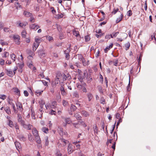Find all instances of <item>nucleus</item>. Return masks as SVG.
Wrapping results in <instances>:
<instances>
[{"instance_id": "nucleus-3", "label": "nucleus", "mask_w": 156, "mask_h": 156, "mask_svg": "<svg viewBox=\"0 0 156 156\" xmlns=\"http://www.w3.org/2000/svg\"><path fill=\"white\" fill-rule=\"evenodd\" d=\"M70 48H67V50L64 51L65 54L66 55L65 58L67 59H68L70 58V55L69 54V53L70 52Z\"/></svg>"}, {"instance_id": "nucleus-59", "label": "nucleus", "mask_w": 156, "mask_h": 156, "mask_svg": "<svg viewBox=\"0 0 156 156\" xmlns=\"http://www.w3.org/2000/svg\"><path fill=\"white\" fill-rule=\"evenodd\" d=\"M101 103L104 104L105 103V100L103 98H101L100 99Z\"/></svg>"}, {"instance_id": "nucleus-55", "label": "nucleus", "mask_w": 156, "mask_h": 156, "mask_svg": "<svg viewBox=\"0 0 156 156\" xmlns=\"http://www.w3.org/2000/svg\"><path fill=\"white\" fill-rule=\"evenodd\" d=\"M56 156H62V154L61 153L60 151L59 150L57 151L56 154Z\"/></svg>"}, {"instance_id": "nucleus-18", "label": "nucleus", "mask_w": 156, "mask_h": 156, "mask_svg": "<svg viewBox=\"0 0 156 156\" xmlns=\"http://www.w3.org/2000/svg\"><path fill=\"white\" fill-rule=\"evenodd\" d=\"M27 52L29 55V57H32V56L34 55V53L30 50H27Z\"/></svg>"}, {"instance_id": "nucleus-44", "label": "nucleus", "mask_w": 156, "mask_h": 156, "mask_svg": "<svg viewBox=\"0 0 156 156\" xmlns=\"http://www.w3.org/2000/svg\"><path fill=\"white\" fill-rule=\"evenodd\" d=\"M14 127L16 129V132L17 133L19 132V128L18 125L17 124H15Z\"/></svg>"}, {"instance_id": "nucleus-14", "label": "nucleus", "mask_w": 156, "mask_h": 156, "mask_svg": "<svg viewBox=\"0 0 156 156\" xmlns=\"http://www.w3.org/2000/svg\"><path fill=\"white\" fill-rule=\"evenodd\" d=\"M76 87L79 90H81L83 88V83H78L76 84Z\"/></svg>"}, {"instance_id": "nucleus-21", "label": "nucleus", "mask_w": 156, "mask_h": 156, "mask_svg": "<svg viewBox=\"0 0 156 156\" xmlns=\"http://www.w3.org/2000/svg\"><path fill=\"white\" fill-rule=\"evenodd\" d=\"M13 90H14V92L18 96L20 95V91L17 88H13Z\"/></svg>"}, {"instance_id": "nucleus-41", "label": "nucleus", "mask_w": 156, "mask_h": 156, "mask_svg": "<svg viewBox=\"0 0 156 156\" xmlns=\"http://www.w3.org/2000/svg\"><path fill=\"white\" fill-rule=\"evenodd\" d=\"M43 90H37L36 91L35 93L37 94V96L38 95H40L43 92Z\"/></svg>"}, {"instance_id": "nucleus-47", "label": "nucleus", "mask_w": 156, "mask_h": 156, "mask_svg": "<svg viewBox=\"0 0 156 156\" xmlns=\"http://www.w3.org/2000/svg\"><path fill=\"white\" fill-rule=\"evenodd\" d=\"M60 82L61 81L59 79H58L56 77L55 80V84H58L60 83Z\"/></svg>"}, {"instance_id": "nucleus-11", "label": "nucleus", "mask_w": 156, "mask_h": 156, "mask_svg": "<svg viewBox=\"0 0 156 156\" xmlns=\"http://www.w3.org/2000/svg\"><path fill=\"white\" fill-rule=\"evenodd\" d=\"M62 74V81H64V80H66L67 79H69L70 76H69L68 74H67V75H66L65 74Z\"/></svg>"}, {"instance_id": "nucleus-22", "label": "nucleus", "mask_w": 156, "mask_h": 156, "mask_svg": "<svg viewBox=\"0 0 156 156\" xmlns=\"http://www.w3.org/2000/svg\"><path fill=\"white\" fill-rule=\"evenodd\" d=\"M73 35L76 37H78V36H80L79 32L78 31H76L74 30H73Z\"/></svg>"}, {"instance_id": "nucleus-8", "label": "nucleus", "mask_w": 156, "mask_h": 156, "mask_svg": "<svg viewBox=\"0 0 156 156\" xmlns=\"http://www.w3.org/2000/svg\"><path fill=\"white\" fill-rule=\"evenodd\" d=\"M18 121L20 123L21 125L23 124L25 122L22 120V117L20 114H18Z\"/></svg>"}, {"instance_id": "nucleus-45", "label": "nucleus", "mask_w": 156, "mask_h": 156, "mask_svg": "<svg viewBox=\"0 0 156 156\" xmlns=\"http://www.w3.org/2000/svg\"><path fill=\"white\" fill-rule=\"evenodd\" d=\"M118 62V59H116L113 61V63L114 65L116 66L117 65Z\"/></svg>"}, {"instance_id": "nucleus-40", "label": "nucleus", "mask_w": 156, "mask_h": 156, "mask_svg": "<svg viewBox=\"0 0 156 156\" xmlns=\"http://www.w3.org/2000/svg\"><path fill=\"white\" fill-rule=\"evenodd\" d=\"M79 123H80V124L83 126L84 127H86L87 125L82 120H80L79 121Z\"/></svg>"}, {"instance_id": "nucleus-17", "label": "nucleus", "mask_w": 156, "mask_h": 156, "mask_svg": "<svg viewBox=\"0 0 156 156\" xmlns=\"http://www.w3.org/2000/svg\"><path fill=\"white\" fill-rule=\"evenodd\" d=\"M56 78L61 81H62V74L60 73H58L56 76Z\"/></svg>"}, {"instance_id": "nucleus-42", "label": "nucleus", "mask_w": 156, "mask_h": 156, "mask_svg": "<svg viewBox=\"0 0 156 156\" xmlns=\"http://www.w3.org/2000/svg\"><path fill=\"white\" fill-rule=\"evenodd\" d=\"M26 31L25 30H23L21 33L22 36V37L23 38H24L26 37Z\"/></svg>"}, {"instance_id": "nucleus-2", "label": "nucleus", "mask_w": 156, "mask_h": 156, "mask_svg": "<svg viewBox=\"0 0 156 156\" xmlns=\"http://www.w3.org/2000/svg\"><path fill=\"white\" fill-rule=\"evenodd\" d=\"M21 125L23 126L24 128L27 130L30 129L33 126L32 125L30 124H26L25 122L23 124H21Z\"/></svg>"}, {"instance_id": "nucleus-26", "label": "nucleus", "mask_w": 156, "mask_h": 156, "mask_svg": "<svg viewBox=\"0 0 156 156\" xmlns=\"http://www.w3.org/2000/svg\"><path fill=\"white\" fill-rule=\"evenodd\" d=\"M0 43L2 46L6 45L8 44V43L6 41H5L4 40H0Z\"/></svg>"}, {"instance_id": "nucleus-9", "label": "nucleus", "mask_w": 156, "mask_h": 156, "mask_svg": "<svg viewBox=\"0 0 156 156\" xmlns=\"http://www.w3.org/2000/svg\"><path fill=\"white\" fill-rule=\"evenodd\" d=\"M15 6L16 7V9H18V8H22L21 5H20L19 2H15L14 3ZM18 11L17 10L16 12L15 13V14H16L17 13Z\"/></svg>"}, {"instance_id": "nucleus-25", "label": "nucleus", "mask_w": 156, "mask_h": 156, "mask_svg": "<svg viewBox=\"0 0 156 156\" xmlns=\"http://www.w3.org/2000/svg\"><path fill=\"white\" fill-rule=\"evenodd\" d=\"M19 139L21 141H24L26 140V138L23 135H20L18 136Z\"/></svg>"}, {"instance_id": "nucleus-57", "label": "nucleus", "mask_w": 156, "mask_h": 156, "mask_svg": "<svg viewBox=\"0 0 156 156\" xmlns=\"http://www.w3.org/2000/svg\"><path fill=\"white\" fill-rule=\"evenodd\" d=\"M105 38L106 39H110L111 38H114V37H112L110 34L106 35L105 36Z\"/></svg>"}, {"instance_id": "nucleus-7", "label": "nucleus", "mask_w": 156, "mask_h": 156, "mask_svg": "<svg viewBox=\"0 0 156 156\" xmlns=\"http://www.w3.org/2000/svg\"><path fill=\"white\" fill-rule=\"evenodd\" d=\"M84 58L81 54L77 55L75 58V59H78L80 62H81Z\"/></svg>"}, {"instance_id": "nucleus-36", "label": "nucleus", "mask_w": 156, "mask_h": 156, "mask_svg": "<svg viewBox=\"0 0 156 156\" xmlns=\"http://www.w3.org/2000/svg\"><path fill=\"white\" fill-rule=\"evenodd\" d=\"M74 116L76 118L77 120H80L81 118L80 115L77 113L75 114L74 115Z\"/></svg>"}, {"instance_id": "nucleus-13", "label": "nucleus", "mask_w": 156, "mask_h": 156, "mask_svg": "<svg viewBox=\"0 0 156 156\" xmlns=\"http://www.w3.org/2000/svg\"><path fill=\"white\" fill-rule=\"evenodd\" d=\"M5 70L8 76L10 77H12L13 76V73L12 71L8 69H6Z\"/></svg>"}, {"instance_id": "nucleus-52", "label": "nucleus", "mask_w": 156, "mask_h": 156, "mask_svg": "<svg viewBox=\"0 0 156 156\" xmlns=\"http://www.w3.org/2000/svg\"><path fill=\"white\" fill-rule=\"evenodd\" d=\"M82 62L83 65V66H85L88 65V63H87L86 62L84 58H83V59L82 60V62Z\"/></svg>"}, {"instance_id": "nucleus-1", "label": "nucleus", "mask_w": 156, "mask_h": 156, "mask_svg": "<svg viewBox=\"0 0 156 156\" xmlns=\"http://www.w3.org/2000/svg\"><path fill=\"white\" fill-rule=\"evenodd\" d=\"M40 40H35V41L32 47V50L33 51H34L36 50L39 45L41 41V40L40 41Z\"/></svg>"}, {"instance_id": "nucleus-12", "label": "nucleus", "mask_w": 156, "mask_h": 156, "mask_svg": "<svg viewBox=\"0 0 156 156\" xmlns=\"http://www.w3.org/2000/svg\"><path fill=\"white\" fill-rule=\"evenodd\" d=\"M32 132L34 136L39 135L38 133V131L35 128H34L32 129Z\"/></svg>"}, {"instance_id": "nucleus-48", "label": "nucleus", "mask_w": 156, "mask_h": 156, "mask_svg": "<svg viewBox=\"0 0 156 156\" xmlns=\"http://www.w3.org/2000/svg\"><path fill=\"white\" fill-rule=\"evenodd\" d=\"M4 30L5 32H9V33L11 31L10 29L8 27H5L4 29Z\"/></svg>"}, {"instance_id": "nucleus-49", "label": "nucleus", "mask_w": 156, "mask_h": 156, "mask_svg": "<svg viewBox=\"0 0 156 156\" xmlns=\"http://www.w3.org/2000/svg\"><path fill=\"white\" fill-rule=\"evenodd\" d=\"M9 55V53L7 52H5L3 53V55L2 56L3 57L7 58L8 57Z\"/></svg>"}, {"instance_id": "nucleus-20", "label": "nucleus", "mask_w": 156, "mask_h": 156, "mask_svg": "<svg viewBox=\"0 0 156 156\" xmlns=\"http://www.w3.org/2000/svg\"><path fill=\"white\" fill-rule=\"evenodd\" d=\"M34 137L36 142L38 144H40L41 142V140L39 135Z\"/></svg>"}, {"instance_id": "nucleus-32", "label": "nucleus", "mask_w": 156, "mask_h": 156, "mask_svg": "<svg viewBox=\"0 0 156 156\" xmlns=\"http://www.w3.org/2000/svg\"><path fill=\"white\" fill-rule=\"evenodd\" d=\"M76 109V107L74 105L71 104L70 106V110L73 112L75 111Z\"/></svg>"}, {"instance_id": "nucleus-43", "label": "nucleus", "mask_w": 156, "mask_h": 156, "mask_svg": "<svg viewBox=\"0 0 156 156\" xmlns=\"http://www.w3.org/2000/svg\"><path fill=\"white\" fill-rule=\"evenodd\" d=\"M73 143L75 145H76V147L79 149L80 148V145L79 144H78V142H73Z\"/></svg>"}, {"instance_id": "nucleus-24", "label": "nucleus", "mask_w": 156, "mask_h": 156, "mask_svg": "<svg viewBox=\"0 0 156 156\" xmlns=\"http://www.w3.org/2000/svg\"><path fill=\"white\" fill-rule=\"evenodd\" d=\"M123 15L122 14H121L120 17H119V18H118L116 21V23H118L119 22L121 21L122 20V18L123 17Z\"/></svg>"}, {"instance_id": "nucleus-38", "label": "nucleus", "mask_w": 156, "mask_h": 156, "mask_svg": "<svg viewBox=\"0 0 156 156\" xmlns=\"http://www.w3.org/2000/svg\"><path fill=\"white\" fill-rule=\"evenodd\" d=\"M10 57L11 58L13 61L14 62L15 61L16 58V55L14 54H12L10 55Z\"/></svg>"}, {"instance_id": "nucleus-30", "label": "nucleus", "mask_w": 156, "mask_h": 156, "mask_svg": "<svg viewBox=\"0 0 156 156\" xmlns=\"http://www.w3.org/2000/svg\"><path fill=\"white\" fill-rule=\"evenodd\" d=\"M87 97L88 99V100L90 101L93 98V95L90 93H88L87 95Z\"/></svg>"}, {"instance_id": "nucleus-63", "label": "nucleus", "mask_w": 156, "mask_h": 156, "mask_svg": "<svg viewBox=\"0 0 156 156\" xmlns=\"http://www.w3.org/2000/svg\"><path fill=\"white\" fill-rule=\"evenodd\" d=\"M6 96L5 95H0V98L3 99V100H5L6 98Z\"/></svg>"}, {"instance_id": "nucleus-27", "label": "nucleus", "mask_w": 156, "mask_h": 156, "mask_svg": "<svg viewBox=\"0 0 156 156\" xmlns=\"http://www.w3.org/2000/svg\"><path fill=\"white\" fill-rule=\"evenodd\" d=\"M86 84L85 83L83 82V88L81 90L84 92H87V90L86 89Z\"/></svg>"}, {"instance_id": "nucleus-51", "label": "nucleus", "mask_w": 156, "mask_h": 156, "mask_svg": "<svg viewBox=\"0 0 156 156\" xmlns=\"http://www.w3.org/2000/svg\"><path fill=\"white\" fill-rule=\"evenodd\" d=\"M28 138L30 141H33V136L31 134L28 135Z\"/></svg>"}, {"instance_id": "nucleus-46", "label": "nucleus", "mask_w": 156, "mask_h": 156, "mask_svg": "<svg viewBox=\"0 0 156 156\" xmlns=\"http://www.w3.org/2000/svg\"><path fill=\"white\" fill-rule=\"evenodd\" d=\"M27 24V23H19V26L21 27H23V26H26Z\"/></svg>"}, {"instance_id": "nucleus-34", "label": "nucleus", "mask_w": 156, "mask_h": 156, "mask_svg": "<svg viewBox=\"0 0 156 156\" xmlns=\"http://www.w3.org/2000/svg\"><path fill=\"white\" fill-rule=\"evenodd\" d=\"M5 111L8 114H11V112L10 110L9 107H6L5 109Z\"/></svg>"}, {"instance_id": "nucleus-56", "label": "nucleus", "mask_w": 156, "mask_h": 156, "mask_svg": "<svg viewBox=\"0 0 156 156\" xmlns=\"http://www.w3.org/2000/svg\"><path fill=\"white\" fill-rule=\"evenodd\" d=\"M94 130V133H97L98 132V127L96 125H95L93 127Z\"/></svg>"}, {"instance_id": "nucleus-19", "label": "nucleus", "mask_w": 156, "mask_h": 156, "mask_svg": "<svg viewBox=\"0 0 156 156\" xmlns=\"http://www.w3.org/2000/svg\"><path fill=\"white\" fill-rule=\"evenodd\" d=\"M15 146L17 149L18 150L20 149L21 147V146L20 144L18 142L16 141L15 142Z\"/></svg>"}, {"instance_id": "nucleus-37", "label": "nucleus", "mask_w": 156, "mask_h": 156, "mask_svg": "<svg viewBox=\"0 0 156 156\" xmlns=\"http://www.w3.org/2000/svg\"><path fill=\"white\" fill-rule=\"evenodd\" d=\"M7 101L8 103L10 105H12V104H14L12 102L13 100L11 98H10L9 97L7 98Z\"/></svg>"}, {"instance_id": "nucleus-35", "label": "nucleus", "mask_w": 156, "mask_h": 156, "mask_svg": "<svg viewBox=\"0 0 156 156\" xmlns=\"http://www.w3.org/2000/svg\"><path fill=\"white\" fill-rule=\"evenodd\" d=\"M73 96L76 98H79V95L77 91H75L73 92Z\"/></svg>"}, {"instance_id": "nucleus-62", "label": "nucleus", "mask_w": 156, "mask_h": 156, "mask_svg": "<svg viewBox=\"0 0 156 156\" xmlns=\"http://www.w3.org/2000/svg\"><path fill=\"white\" fill-rule=\"evenodd\" d=\"M62 94L63 96H65L66 95V93L65 89L61 91Z\"/></svg>"}, {"instance_id": "nucleus-50", "label": "nucleus", "mask_w": 156, "mask_h": 156, "mask_svg": "<svg viewBox=\"0 0 156 156\" xmlns=\"http://www.w3.org/2000/svg\"><path fill=\"white\" fill-rule=\"evenodd\" d=\"M119 34L118 32H113L112 34H111V36H112V37H114V38H115V37L116 36L118 35V34Z\"/></svg>"}, {"instance_id": "nucleus-60", "label": "nucleus", "mask_w": 156, "mask_h": 156, "mask_svg": "<svg viewBox=\"0 0 156 156\" xmlns=\"http://www.w3.org/2000/svg\"><path fill=\"white\" fill-rule=\"evenodd\" d=\"M63 143H67L69 142V141L66 140H65L64 139H62L60 140Z\"/></svg>"}, {"instance_id": "nucleus-33", "label": "nucleus", "mask_w": 156, "mask_h": 156, "mask_svg": "<svg viewBox=\"0 0 156 156\" xmlns=\"http://www.w3.org/2000/svg\"><path fill=\"white\" fill-rule=\"evenodd\" d=\"M82 114L85 117L88 116L89 115V114L88 113L85 111H82Z\"/></svg>"}, {"instance_id": "nucleus-28", "label": "nucleus", "mask_w": 156, "mask_h": 156, "mask_svg": "<svg viewBox=\"0 0 156 156\" xmlns=\"http://www.w3.org/2000/svg\"><path fill=\"white\" fill-rule=\"evenodd\" d=\"M8 121V125L11 127H13L14 126V124L13 122L10 119H9Z\"/></svg>"}, {"instance_id": "nucleus-16", "label": "nucleus", "mask_w": 156, "mask_h": 156, "mask_svg": "<svg viewBox=\"0 0 156 156\" xmlns=\"http://www.w3.org/2000/svg\"><path fill=\"white\" fill-rule=\"evenodd\" d=\"M113 45V44L111 43L109 46H107V47L105 49V53H106L108 50H109L110 48H111L112 47Z\"/></svg>"}, {"instance_id": "nucleus-64", "label": "nucleus", "mask_w": 156, "mask_h": 156, "mask_svg": "<svg viewBox=\"0 0 156 156\" xmlns=\"http://www.w3.org/2000/svg\"><path fill=\"white\" fill-rule=\"evenodd\" d=\"M132 14V12L131 10H129L127 12V15L129 16H131Z\"/></svg>"}, {"instance_id": "nucleus-39", "label": "nucleus", "mask_w": 156, "mask_h": 156, "mask_svg": "<svg viewBox=\"0 0 156 156\" xmlns=\"http://www.w3.org/2000/svg\"><path fill=\"white\" fill-rule=\"evenodd\" d=\"M44 140L45 141V144L46 146H48L49 144V140L48 136H45L44 137Z\"/></svg>"}, {"instance_id": "nucleus-61", "label": "nucleus", "mask_w": 156, "mask_h": 156, "mask_svg": "<svg viewBox=\"0 0 156 156\" xmlns=\"http://www.w3.org/2000/svg\"><path fill=\"white\" fill-rule=\"evenodd\" d=\"M56 112L55 111H54L52 109H51V111L50 112V114L51 115H55V114H56Z\"/></svg>"}, {"instance_id": "nucleus-29", "label": "nucleus", "mask_w": 156, "mask_h": 156, "mask_svg": "<svg viewBox=\"0 0 156 156\" xmlns=\"http://www.w3.org/2000/svg\"><path fill=\"white\" fill-rule=\"evenodd\" d=\"M41 130L43 132L45 133H47L48 132V128L47 127H44L42 128Z\"/></svg>"}, {"instance_id": "nucleus-23", "label": "nucleus", "mask_w": 156, "mask_h": 156, "mask_svg": "<svg viewBox=\"0 0 156 156\" xmlns=\"http://www.w3.org/2000/svg\"><path fill=\"white\" fill-rule=\"evenodd\" d=\"M65 121L66 124H70L71 123L72 121L70 118H68L65 119Z\"/></svg>"}, {"instance_id": "nucleus-58", "label": "nucleus", "mask_w": 156, "mask_h": 156, "mask_svg": "<svg viewBox=\"0 0 156 156\" xmlns=\"http://www.w3.org/2000/svg\"><path fill=\"white\" fill-rule=\"evenodd\" d=\"M29 67L31 69H33V70H34L35 69H36V68L34 67L33 65L31 64V63H30L28 65Z\"/></svg>"}, {"instance_id": "nucleus-54", "label": "nucleus", "mask_w": 156, "mask_h": 156, "mask_svg": "<svg viewBox=\"0 0 156 156\" xmlns=\"http://www.w3.org/2000/svg\"><path fill=\"white\" fill-rule=\"evenodd\" d=\"M30 21L32 23L34 22H35V19L34 17L32 15L30 16Z\"/></svg>"}, {"instance_id": "nucleus-10", "label": "nucleus", "mask_w": 156, "mask_h": 156, "mask_svg": "<svg viewBox=\"0 0 156 156\" xmlns=\"http://www.w3.org/2000/svg\"><path fill=\"white\" fill-rule=\"evenodd\" d=\"M68 153L70 154L73 151V150L72 147V145L69 144L68 147Z\"/></svg>"}, {"instance_id": "nucleus-15", "label": "nucleus", "mask_w": 156, "mask_h": 156, "mask_svg": "<svg viewBox=\"0 0 156 156\" xmlns=\"http://www.w3.org/2000/svg\"><path fill=\"white\" fill-rule=\"evenodd\" d=\"M23 14L25 16L27 17H30L32 15L31 13L26 11H24Z\"/></svg>"}, {"instance_id": "nucleus-53", "label": "nucleus", "mask_w": 156, "mask_h": 156, "mask_svg": "<svg viewBox=\"0 0 156 156\" xmlns=\"http://www.w3.org/2000/svg\"><path fill=\"white\" fill-rule=\"evenodd\" d=\"M62 104L63 106H66L68 105V103L67 101L64 100L62 101Z\"/></svg>"}, {"instance_id": "nucleus-4", "label": "nucleus", "mask_w": 156, "mask_h": 156, "mask_svg": "<svg viewBox=\"0 0 156 156\" xmlns=\"http://www.w3.org/2000/svg\"><path fill=\"white\" fill-rule=\"evenodd\" d=\"M16 106L17 107V108L18 110H19L21 112H22L23 111V106L22 105V104L21 103L18 102L16 104Z\"/></svg>"}, {"instance_id": "nucleus-5", "label": "nucleus", "mask_w": 156, "mask_h": 156, "mask_svg": "<svg viewBox=\"0 0 156 156\" xmlns=\"http://www.w3.org/2000/svg\"><path fill=\"white\" fill-rule=\"evenodd\" d=\"M30 27L31 29L35 30H36L40 27L38 25L36 24L35 23L30 25Z\"/></svg>"}, {"instance_id": "nucleus-6", "label": "nucleus", "mask_w": 156, "mask_h": 156, "mask_svg": "<svg viewBox=\"0 0 156 156\" xmlns=\"http://www.w3.org/2000/svg\"><path fill=\"white\" fill-rule=\"evenodd\" d=\"M38 55L41 58L44 57L46 55L45 53L42 51H38Z\"/></svg>"}, {"instance_id": "nucleus-31", "label": "nucleus", "mask_w": 156, "mask_h": 156, "mask_svg": "<svg viewBox=\"0 0 156 156\" xmlns=\"http://www.w3.org/2000/svg\"><path fill=\"white\" fill-rule=\"evenodd\" d=\"M130 46V44L129 42H128L126 43L125 45V49L127 50H128Z\"/></svg>"}]
</instances>
